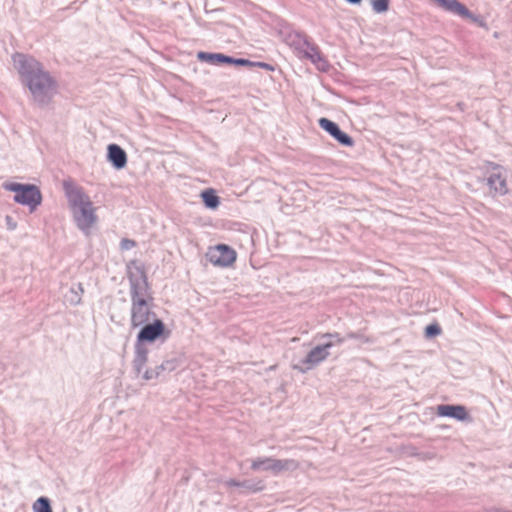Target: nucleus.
<instances>
[{
  "label": "nucleus",
  "instance_id": "nucleus-1",
  "mask_svg": "<svg viewBox=\"0 0 512 512\" xmlns=\"http://www.w3.org/2000/svg\"><path fill=\"white\" fill-rule=\"evenodd\" d=\"M14 64L23 85L29 89L33 101L40 106L48 105L57 91L55 79L33 57L16 54Z\"/></svg>",
  "mask_w": 512,
  "mask_h": 512
},
{
  "label": "nucleus",
  "instance_id": "nucleus-2",
  "mask_svg": "<svg viewBox=\"0 0 512 512\" xmlns=\"http://www.w3.org/2000/svg\"><path fill=\"white\" fill-rule=\"evenodd\" d=\"M63 190L77 228L88 234L97 222L96 208L90 197L82 187L76 185L72 180L63 181Z\"/></svg>",
  "mask_w": 512,
  "mask_h": 512
},
{
  "label": "nucleus",
  "instance_id": "nucleus-3",
  "mask_svg": "<svg viewBox=\"0 0 512 512\" xmlns=\"http://www.w3.org/2000/svg\"><path fill=\"white\" fill-rule=\"evenodd\" d=\"M320 339H327L328 341L315 346L305 358H303L299 364H293L292 368L301 373H305L323 361H325L330 355L329 349L344 343L345 338L338 332L324 333L319 336Z\"/></svg>",
  "mask_w": 512,
  "mask_h": 512
},
{
  "label": "nucleus",
  "instance_id": "nucleus-4",
  "mask_svg": "<svg viewBox=\"0 0 512 512\" xmlns=\"http://www.w3.org/2000/svg\"><path fill=\"white\" fill-rule=\"evenodd\" d=\"M287 43L293 47L300 57L311 60L318 70L327 71L329 63L322 57L321 52L315 44L309 42L306 35L295 32L287 36Z\"/></svg>",
  "mask_w": 512,
  "mask_h": 512
},
{
  "label": "nucleus",
  "instance_id": "nucleus-5",
  "mask_svg": "<svg viewBox=\"0 0 512 512\" xmlns=\"http://www.w3.org/2000/svg\"><path fill=\"white\" fill-rule=\"evenodd\" d=\"M127 278L131 301L153 300L150 295V285L146 271L143 266L137 264V261H131L127 265Z\"/></svg>",
  "mask_w": 512,
  "mask_h": 512
},
{
  "label": "nucleus",
  "instance_id": "nucleus-6",
  "mask_svg": "<svg viewBox=\"0 0 512 512\" xmlns=\"http://www.w3.org/2000/svg\"><path fill=\"white\" fill-rule=\"evenodd\" d=\"M3 188L7 191L14 192V201L18 204L28 206L33 212L42 202V194L40 189L34 184H22L17 182H6Z\"/></svg>",
  "mask_w": 512,
  "mask_h": 512
},
{
  "label": "nucleus",
  "instance_id": "nucleus-7",
  "mask_svg": "<svg viewBox=\"0 0 512 512\" xmlns=\"http://www.w3.org/2000/svg\"><path fill=\"white\" fill-rule=\"evenodd\" d=\"M137 334L136 344L145 345L146 343H154L158 339L166 340L170 331L166 329L164 322L158 317L141 325Z\"/></svg>",
  "mask_w": 512,
  "mask_h": 512
},
{
  "label": "nucleus",
  "instance_id": "nucleus-8",
  "mask_svg": "<svg viewBox=\"0 0 512 512\" xmlns=\"http://www.w3.org/2000/svg\"><path fill=\"white\" fill-rule=\"evenodd\" d=\"M152 300L131 301L130 309V327L132 329L139 328L141 325L147 324L157 318L153 311Z\"/></svg>",
  "mask_w": 512,
  "mask_h": 512
},
{
  "label": "nucleus",
  "instance_id": "nucleus-9",
  "mask_svg": "<svg viewBox=\"0 0 512 512\" xmlns=\"http://www.w3.org/2000/svg\"><path fill=\"white\" fill-rule=\"evenodd\" d=\"M298 467V464L295 460L292 459H273V458H257L252 461L251 468L253 470H271L275 473H278L283 470H293Z\"/></svg>",
  "mask_w": 512,
  "mask_h": 512
},
{
  "label": "nucleus",
  "instance_id": "nucleus-10",
  "mask_svg": "<svg viewBox=\"0 0 512 512\" xmlns=\"http://www.w3.org/2000/svg\"><path fill=\"white\" fill-rule=\"evenodd\" d=\"M206 257L215 266L228 267L235 262L236 252L226 244H219L210 248Z\"/></svg>",
  "mask_w": 512,
  "mask_h": 512
},
{
  "label": "nucleus",
  "instance_id": "nucleus-11",
  "mask_svg": "<svg viewBox=\"0 0 512 512\" xmlns=\"http://www.w3.org/2000/svg\"><path fill=\"white\" fill-rule=\"evenodd\" d=\"M444 10L459 15L463 18L470 19L474 23H480L481 17L474 15L465 5L458 0H433Z\"/></svg>",
  "mask_w": 512,
  "mask_h": 512
},
{
  "label": "nucleus",
  "instance_id": "nucleus-12",
  "mask_svg": "<svg viewBox=\"0 0 512 512\" xmlns=\"http://www.w3.org/2000/svg\"><path fill=\"white\" fill-rule=\"evenodd\" d=\"M319 126L329 133L335 140H337L341 145L351 147L354 144L352 137H350L347 133L343 132L339 125L330 119L320 118Z\"/></svg>",
  "mask_w": 512,
  "mask_h": 512
},
{
  "label": "nucleus",
  "instance_id": "nucleus-13",
  "mask_svg": "<svg viewBox=\"0 0 512 512\" xmlns=\"http://www.w3.org/2000/svg\"><path fill=\"white\" fill-rule=\"evenodd\" d=\"M107 160L115 169L120 170L127 165V154L119 145L109 144L107 147Z\"/></svg>",
  "mask_w": 512,
  "mask_h": 512
},
{
  "label": "nucleus",
  "instance_id": "nucleus-14",
  "mask_svg": "<svg viewBox=\"0 0 512 512\" xmlns=\"http://www.w3.org/2000/svg\"><path fill=\"white\" fill-rule=\"evenodd\" d=\"M492 170V173L488 177L487 184L489 185L490 189L496 193L501 195L506 194V179L502 175L501 167L499 165L493 164Z\"/></svg>",
  "mask_w": 512,
  "mask_h": 512
},
{
  "label": "nucleus",
  "instance_id": "nucleus-15",
  "mask_svg": "<svg viewBox=\"0 0 512 512\" xmlns=\"http://www.w3.org/2000/svg\"><path fill=\"white\" fill-rule=\"evenodd\" d=\"M437 414L442 417H451L459 421H464L469 418L466 408L462 405H438Z\"/></svg>",
  "mask_w": 512,
  "mask_h": 512
},
{
  "label": "nucleus",
  "instance_id": "nucleus-16",
  "mask_svg": "<svg viewBox=\"0 0 512 512\" xmlns=\"http://www.w3.org/2000/svg\"><path fill=\"white\" fill-rule=\"evenodd\" d=\"M148 362V349L145 345L135 343V354L132 361L133 370L139 375Z\"/></svg>",
  "mask_w": 512,
  "mask_h": 512
},
{
  "label": "nucleus",
  "instance_id": "nucleus-17",
  "mask_svg": "<svg viewBox=\"0 0 512 512\" xmlns=\"http://www.w3.org/2000/svg\"><path fill=\"white\" fill-rule=\"evenodd\" d=\"M84 288L81 283L72 285L63 295L64 303L70 306H77L82 301Z\"/></svg>",
  "mask_w": 512,
  "mask_h": 512
},
{
  "label": "nucleus",
  "instance_id": "nucleus-18",
  "mask_svg": "<svg viewBox=\"0 0 512 512\" xmlns=\"http://www.w3.org/2000/svg\"><path fill=\"white\" fill-rule=\"evenodd\" d=\"M198 59L211 64H230L232 57L221 53L199 52Z\"/></svg>",
  "mask_w": 512,
  "mask_h": 512
},
{
  "label": "nucleus",
  "instance_id": "nucleus-19",
  "mask_svg": "<svg viewBox=\"0 0 512 512\" xmlns=\"http://www.w3.org/2000/svg\"><path fill=\"white\" fill-rule=\"evenodd\" d=\"M201 196L207 208L216 209L220 204V198L212 189L203 191Z\"/></svg>",
  "mask_w": 512,
  "mask_h": 512
},
{
  "label": "nucleus",
  "instance_id": "nucleus-20",
  "mask_svg": "<svg viewBox=\"0 0 512 512\" xmlns=\"http://www.w3.org/2000/svg\"><path fill=\"white\" fill-rule=\"evenodd\" d=\"M241 488L246 493H256L264 490L265 485L262 480H244L241 481Z\"/></svg>",
  "mask_w": 512,
  "mask_h": 512
},
{
  "label": "nucleus",
  "instance_id": "nucleus-21",
  "mask_svg": "<svg viewBox=\"0 0 512 512\" xmlns=\"http://www.w3.org/2000/svg\"><path fill=\"white\" fill-rule=\"evenodd\" d=\"M180 365V361L177 358H171L163 361L160 365L156 366L157 370L163 373H170L176 370Z\"/></svg>",
  "mask_w": 512,
  "mask_h": 512
},
{
  "label": "nucleus",
  "instance_id": "nucleus-22",
  "mask_svg": "<svg viewBox=\"0 0 512 512\" xmlns=\"http://www.w3.org/2000/svg\"><path fill=\"white\" fill-rule=\"evenodd\" d=\"M34 512H53L47 497L38 498L33 504Z\"/></svg>",
  "mask_w": 512,
  "mask_h": 512
},
{
  "label": "nucleus",
  "instance_id": "nucleus-23",
  "mask_svg": "<svg viewBox=\"0 0 512 512\" xmlns=\"http://www.w3.org/2000/svg\"><path fill=\"white\" fill-rule=\"evenodd\" d=\"M372 7L376 13L386 12L389 8V0H373Z\"/></svg>",
  "mask_w": 512,
  "mask_h": 512
},
{
  "label": "nucleus",
  "instance_id": "nucleus-24",
  "mask_svg": "<svg viewBox=\"0 0 512 512\" xmlns=\"http://www.w3.org/2000/svg\"><path fill=\"white\" fill-rule=\"evenodd\" d=\"M441 334V328L438 324H430L425 328V336L427 338H433Z\"/></svg>",
  "mask_w": 512,
  "mask_h": 512
},
{
  "label": "nucleus",
  "instance_id": "nucleus-25",
  "mask_svg": "<svg viewBox=\"0 0 512 512\" xmlns=\"http://www.w3.org/2000/svg\"><path fill=\"white\" fill-rule=\"evenodd\" d=\"M230 64L236 65V66H248V67H255L254 62L243 59V58H233L232 61H230Z\"/></svg>",
  "mask_w": 512,
  "mask_h": 512
},
{
  "label": "nucleus",
  "instance_id": "nucleus-26",
  "mask_svg": "<svg viewBox=\"0 0 512 512\" xmlns=\"http://www.w3.org/2000/svg\"><path fill=\"white\" fill-rule=\"evenodd\" d=\"M159 376H161V372H159L156 367L154 369H147L143 374L145 380L156 379Z\"/></svg>",
  "mask_w": 512,
  "mask_h": 512
},
{
  "label": "nucleus",
  "instance_id": "nucleus-27",
  "mask_svg": "<svg viewBox=\"0 0 512 512\" xmlns=\"http://www.w3.org/2000/svg\"><path fill=\"white\" fill-rule=\"evenodd\" d=\"M136 246V242L132 239L123 238L120 242V248L122 250H130Z\"/></svg>",
  "mask_w": 512,
  "mask_h": 512
},
{
  "label": "nucleus",
  "instance_id": "nucleus-28",
  "mask_svg": "<svg viewBox=\"0 0 512 512\" xmlns=\"http://www.w3.org/2000/svg\"><path fill=\"white\" fill-rule=\"evenodd\" d=\"M5 220L9 230H14L16 228V222L13 220L11 216L7 215Z\"/></svg>",
  "mask_w": 512,
  "mask_h": 512
},
{
  "label": "nucleus",
  "instance_id": "nucleus-29",
  "mask_svg": "<svg viewBox=\"0 0 512 512\" xmlns=\"http://www.w3.org/2000/svg\"><path fill=\"white\" fill-rule=\"evenodd\" d=\"M255 66L257 67H261L263 69H266V70H274L273 66L268 64V63H265V62H254Z\"/></svg>",
  "mask_w": 512,
  "mask_h": 512
},
{
  "label": "nucleus",
  "instance_id": "nucleus-30",
  "mask_svg": "<svg viewBox=\"0 0 512 512\" xmlns=\"http://www.w3.org/2000/svg\"><path fill=\"white\" fill-rule=\"evenodd\" d=\"M225 485H227V486H234V487H240L241 488V481L230 479V480L225 482Z\"/></svg>",
  "mask_w": 512,
  "mask_h": 512
},
{
  "label": "nucleus",
  "instance_id": "nucleus-31",
  "mask_svg": "<svg viewBox=\"0 0 512 512\" xmlns=\"http://www.w3.org/2000/svg\"><path fill=\"white\" fill-rule=\"evenodd\" d=\"M346 338H349V339H358L359 338V335L357 333H354V332H350L346 335Z\"/></svg>",
  "mask_w": 512,
  "mask_h": 512
},
{
  "label": "nucleus",
  "instance_id": "nucleus-32",
  "mask_svg": "<svg viewBox=\"0 0 512 512\" xmlns=\"http://www.w3.org/2000/svg\"><path fill=\"white\" fill-rule=\"evenodd\" d=\"M346 1L351 4H359L362 0H346Z\"/></svg>",
  "mask_w": 512,
  "mask_h": 512
}]
</instances>
